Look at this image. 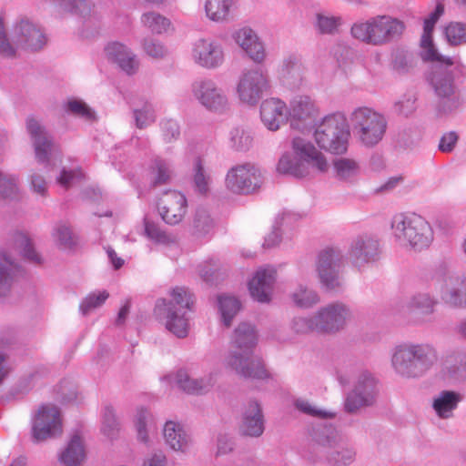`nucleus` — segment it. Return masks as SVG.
Returning a JSON list of instances; mask_svg holds the SVG:
<instances>
[{
    "label": "nucleus",
    "mask_w": 466,
    "mask_h": 466,
    "mask_svg": "<svg viewBox=\"0 0 466 466\" xmlns=\"http://www.w3.org/2000/svg\"><path fill=\"white\" fill-rule=\"evenodd\" d=\"M445 35L448 42L452 46H459L466 43V24L451 22L445 27Z\"/></svg>",
    "instance_id": "obj_40"
},
{
    "label": "nucleus",
    "mask_w": 466,
    "mask_h": 466,
    "mask_svg": "<svg viewBox=\"0 0 466 466\" xmlns=\"http://www.w3.org/2000/svg\"><path fill=\"white\" fill-rule=\"evenodd\" d=\"M145 234L148 238L159 243H164L168 239L166 233L157 225L147 219H145Z\"/></svg>",
    "instance_id": "obj_52"
},
{
    "label": "nucleus",
    "mask_w": 466,
    "mask_h": 466,
    "mask_svg": "<svg viewBox=\"0 0 466 466\" xmlns=\"http://www.w3.org/2000/svg\"><path fill=\"white\" fill-rule=\"evenodd\" d=\"M444 13V6L442 4L439 3L436 5L435 10L430 15L428 18L424 21V28L423 34L420 40V46L423 48V59L431 61V62H439L444 64L446 66H452L455 64L451 57H446L438 53V51L434 48L432 43V31L436 22Z\"/></svg>",
    "instance_id": "obj_13"
},
{
    "label": "nucleus",
    "mask_w": 466,
    "mask_h": 466,
    "mask_svg": "<svg viewBox=\"0 0 466 466\" xmlns=\"http://www.w3.org/2000/svg\"><path fill=\"white\" fill-rule=\"evenodd\" d=\"M0 55L8 57L15 55V49L6 39L2 20H0Z\"/></svg>",
    "instance_id": "obj_61"
},
{
    "label": "nucleus",
    "mask_w": 466,
    "mask_h": 466,
    "mask_svg": "<svg viewBox=\"0 0 466 466\" xmlns=\"http://www.w3.org/2000/svg\"><path fill=\"white\" fill-rule=\"evenodd\" d=\"M13 241L15 248L19 250L25 258L35 263L41 262L40 256L35 251L32 243L26 235L23 233H16Z\"/></svg>",
    "instance_id": "obj_37"
},
{
    "label": "nucleus",
    "mask_w": 466,
    "mask_h": 466,
    "mask_svg": "<svg viewBox=\"0 0 466 466\" xmlns=\"http://www.w3.org/2000/svg\"><path fill=\"white\" fill-rule=\"evenodd\" d=\"M218 303L223 322L225 326L228 327L231 323V319L239 311L240 303L236 298L229 296L219 297Z\"/></svg>",
    "instance_id": "obj_36"
},
{
    "label": "nucleus",
    "mask_w": 466,
    "mask_h": 466,
    "mask_svg": "<svg viewBox=\"0 0 466 466\" xmlns=\"http://www.w3.org/2000/svg\"><path fill=\"white\" fill-rule=\"evenodd\" d=\"M134 116L138 128L146 127L155 121L154 111L148 104H146L142 109H136Z\"/></svg>",
    "instance_id": "obj_48"
},
{
    "label": "nucleus",
    "mask_w": 466,
    "mask_h": 466,
    "mask_svg": "<svg viewBox=\"0 0 466 466\" xmlns=\"http://www.w3.org/2000/svg\"><path fill=\"white\" fill-rule=\"evenodd\" d=\"M350 317V314L344 305H329L315 316L316 332L335 333L344 327Z\"/></svg>",
    "instance_id": "obj_12"
},
{
    "label": "nucleus",
    "mask_w": 466,
    "mask_h": 466,
    "mask_svg": "<svg viewBox=\"0 0 466 466\" xmlns=\"http://www.w3.org/2000/svg\"><path fill=\"white\" fill-rule=\"evenodd\" d=\"M164 136L167 140H171L178 136L177 125L174 121H167L162 125Z\"/></svg>",
    "instance_id": "obj_64"
},
{
    "label": "nucleus",
    "mask_w": 466,
    "mask_h": 466,
    "mask_svg": "<svg viewBox=\"0 0 466 466\" xmlns=\"http://www.w3.org/2000/svg\"><path fill=\"white\" fill-rule=\"evenodd\" d=\"M234 38L251 59L257 62H261L264 59V46L250 28L239 29L235 33Z\"/></svg>",
    "instance_id": "obj_22"
},
{
    "label": "nucleus",
    "mask_w": 466,
    "mask_h": 466,
    "mask_svg": "<svg viewBox=\"0 0 466 466\" xmlns=\"http://www.w3.org/2000/svg\"><path fill=\"white\" fill-rule=\"evenodd\" d=\"M441 292L447 303L466 307V275L450 278L442 286Z\"/></svg>",
    "instance_id": "obj_24"
},
{
    "label": "nucleus",
    "mask_w": 466,
    "mask_h": 466,
    "mask_svg": "<svg viewBox=\"0 0 466 466\" xmlns=\"http://www.w3.org/2000/svg\"><path fill=\"white\" fill-rule=\"evenodd\" d=\"M233 6V0H207L205 11L210 20L223 22L229 18Z\"/></svg>",
    "instance_id": "obj_31"
},
{
    "label": "nucleus",
    "mask_w": 466,
    "mask_h": 466,
    "mask_svg": "<svg viewBox=\"0 0 466 466\" xmlns=\"http://www.w3.org/2000/svg\"><path fill=\"white\" fill-rule=\"evenodd\" d=\"M350 120L355 136L363 145L371 147L382 139L387 123L380 114L369 107H359Z\"/></svg>",
    "instance_id": "obj_7"
},
{
    "label": "nucleus",
    "mask_w": 466,
    "mask_h": 466,
    "mask_svg": "<svg viewBox=\"0 0 466 466\" xmlns=\"http://www.w3.org/2000/svg\"><path fill=\"white\" fill-rule=\"evenodd\" d=\"M26 127L34 139L35 152L37 160L39 162L47 161L49 153L54 149V144L47 137L44 128L35 119L32 117L28 118Z\"/></svg>",
    "instance_id": "obj_21"
},
{
    "label": "nucleus",
    "mask_w": 466,
    "mask_h": 466,
    "mask_svg": "<svg viewBox=\"0 0 466 466\" xmlns=\"http://www.w3.org/2000/svg\"><path fill=\"white\" fill-rule=\"evenodd\" d=\"M177 383L180 389L191 394L207 392L212 386L211 380L204 383L202 380L198 381V380L189 378V376L183 371L177 373Z\"/></svg>",
    "instance_id": "obj_34"
},
{
    "label": "nucleus",
    "mask_w": 466,
    "mask_h": 466,
    "mask_svg": "<svg viewBox=\"0 0 466 466\" xmlns=\"http://www.w3.org/2000/svg\"><path fill=\"white\" fill-rule=\"evenodd\" d=\"M275 279L276 270L274 268L258 269L248 283L251 297L259 302L269 301Z\"/></svg>",
    "instance_id": "obj_18"
},
{
    "label": "nucleus",
    "mask_w": 466,
    "mask_h": 466,
    "mask_svg": "<svg viewBox=\"0 0 466 466\" xmlns=\"http://www.w3.org/2000/svg\"><path fill=\"white\" fill-rule=\"evenodd\" d=\"M266 86V76L260 71L248 70L239 80L238 93L243 102L253 104L258 100Z\"/></svg>",
    "instance_id": "obj_16"
},
{
    "label": "nucleus",
    "mask_w": 466,
    "mask_h": 466,
    "mask_svg": "<svg viewBox=\"0 0 466 466\" xmlns=\"http://www.w3.org/2000/svg\"><path fill=\"white\" fill-rule=\"evenodd\" d=\"M376 393V382L370 376H366L363 380L360 381L355 390L349 395L346 400L345 407L350 412L356 411L363 406L370 405L373 402Z\"/></svg>",
    "instance_id": "obj_20"
},
{
    "label": "nucleus",
    "mask_w": 466,
    "mask_h": 466,
    "mask_svg": "<svg viewBox=\"0 0 466 466\" xmlns=\"http://www.w3.org/2000/svg\"><path fill=\"white\" fill-rule=\"evenodd\" d=\"M62 433V419L59 409L53 404L38 408L33 421L32 436L35 441H42Z\"/></svg>",
    "instance_id": "obj_9"
},
{
    "label": "nucleus",
    "mask_w": 466,
    "mask_h": 466,
    "mask_svg": "<svg viewBox=\"0 0 466 466\" xmlns=\"http://www.w3.org/2000/svg\"><path fill=\"white\" fill-rule=\"evenodd\" d=\"M5 265H0V297L5 296L11 287V276L10 271L13 268V263L5 257L3 258Z\"/></svg>",
    "instance_id": "obj_47"
},
{
    "label": "nucleus",
    "mask_w": 466,
    "mask_h": 466,
    "mask_svg": "<svg viewBox=\"0 0 466 466\" xmlns=\"http://www.w3.org/2000/svg\"><path fill=\"white\" fill-rule=\"evenodd\" d=\"M320 445L322 451L328 456L330 463L336 466H343L349 464L354 458L353 451L342 449L341 451H331V442L329 440L321 441Z\"/></svg>",
    "instance_id": "obj_35"
},
{
    "label": "nucleus",
    "mask_w": 466,
    "mask_h": 466,
    "mask_svg": "<svg viewBox=\"0 0 466 466\" xmlns=\"http://www.w3.org/2000/svg\"><path fill=\"white\" fill-rule=\"evenodd\" d=\"M158 208L162 218L170 225L178 224L187 211V199L177 190L165 192L159 199Z\"/></svg>",
    "instance_id": "obj_14"
},
{
    "label": "nucleus",
    "mask_w": 466,
    "mask_h": 466,
    "mask_svg": "<svg viewBox=\"0 0 466 466\" xmlns=\"http://www.w3.org/2000/svg\"><path fill=\"white\" fill-rule=\"evenodd\" d=\"M435 360L436 354L431 347L414 344L396 347L391 359L395 370L409 378L421 375Z\"/></svg>",
    "instance_id": "obj_3"
},
{
    "label": "nucleus",
    "mask_w": 466,
    "mask_h": 466,
    "mask_svg": "<svg viewBox=\"0 0 466 466\" xmlns=\"http://www.w3.org/2000/svg\"><path fill=\"white\" fill-rule=\"evenodd\" d=\"M318 110L309 96H299L292 100L289 116L291 120H308L315 117Z\"/></svg>",
    "instance_id": "obj_30"
},
{
    "label": "nucleus",
    "mask_w": 466,
    "mask_h": 466,
    "mask_svg": "<svg viewBox=\"0 0 466 466\" xmlns=\"http://www.w3.org/2000/svg\"><path fill=\"white\" fill-rule=\"evenodd\" d=\"M339 18L319 15L318 25L321 33L331 34L335 32L339 25Z\"/></svg>",
    "instance_id": "obj_55"
},
{
    "label": "nucleus",
    "mask_w": 466,
    "mask_h": 466,
    "mask_svg": "<svg viewBox=\"0 0 466 466\" xmlns=\"http://www.w3.org/2000/svg\"><path fill=\"white\" fill-rule=\"evenodd\" d=\"M12 40L16 48L35 51L46 44V37L35 25L22 20L12 33Z\"/></svg>",
    "instance_id": "obj_15"
},
{
    "label": "nucleus",
    "mask_w": 466,
    "mask_h": 466,
    "mask_svg": "<svg viewBox=\"0 0 466 466\" xmlns=\"http://www.w3.org/2000/svg\"><path fill=\"white\" fill-rule=\"evenodd\" d=\"M240 430L243 434L250 437H258L264 431V423L260 406L257 402H251L245 411Z\"/></svg>",
    "instance_id": "obj_26"
},
{
    "label": "nucleus",
    "mask_w": 466,
    "mask_h": 466,
    "mask_svg": "<svg viewBox=\"0 0 466 466\" xmlns=\"http://www.w3.org/2000/svg\"><path fill=\"white\" fill-rule=\"evenodd\" d=\"M293 329L297 333L316 332L315 317L313 319H295L293 322Z\"/></svg>",
    "instance_id": "obj_57"
},
{
    "label": "nucleus",
    "mask_w": 466,
    "mask_h": 466,
    "mask_svg": "<svg viewBox=\"0 0 466 466\" xmlns=\"http://www.w3.org/2000/svg\"><path fill=\"white\" fill-rule=\"evenodd\" d=\"M302 65L295 58H289L284 61L280 73L284 78H297L301 80Z\"/></svg>",
    "instance_id": "obj_46"
},
{
    "label": "nucleus",
    "mask_w": 466,
    "mask_h": 466,
    "mask_svg": "<svg viewBox=\"0 0 466 466\" xmlns=\"http://www.w3.org/2000/svg\"><path fill=\"white\" fill-rule=\"evenodd\" d=\"M193 183L195 190L198 193L201 195H207L208 193L211 178L204 169L202 161L199 158L195 162Z\"/></svg>",
    "instance_id": "obj_38"
},
{
    "label": "nucleus",
    "mask_w": 466,
    "mask_h": 466,
    "mask_svg": "<svg viewBox=\"0 0 466 466\" xmlns=\"http://www.w3.org/2000/svg\"><path fill=\"white\" fill-rule=\"evenodd\" d=\"M319 147L334 154L347 151L350 131L346 118L342 115L326 116L314 133Z\"/></svg>",
    "instance_id": "obj_6"
},
{
    "label": "nucleus",
    "mask_w": 466,
    "mask_h": 466,
    "mask_svg": "<svg viewBox=\"0 0 466 466\" xmlns=\"http://www.w3.org/2000/svg\"><path fill=\"white\" fill-rule=\"evenodd\" d=\"M341 260V252L331 247L322 249L318 256L316 268L321 283L328 289H334L340 285L339 272Z\"/></svg>",
    "instance_id": "obj_10"
},
{
    "label": "nucleus",
    "mask_w": 466,
    "mask_h": 466,
    "mask_svg": "<svg viewBox=\"0 0 466 466\" xmlns=\"http://www.w3.org/2000/svg\"><path fill=\"white\" fill-rule=\"evenodd\" d=\"M192 56L197 64L207 68L217 67L224 60L220 45L208 39H199L195 43Z\"/></svg>",
    "instance_id": "obj_17"
},
{
    "label": "nucleus",
    "mask_w": 466,
    "mask_h": 466,
    "mask_svg": "<svg viewBox=\"0 0 466 466\" xmlns=\"http://www.w3.org/2000/svg\"><path fill=\"white\" fill-rule=\"evenodd\" d=\"M260 116L264 125L269 130L276 131L288 119V109L281 100L269 98L262 102Z\"/></svg>",
    "instance_id": "obj_19"
},
{
    "label": "nucleus",
    "mask_w": 466,
    "mask_h": 466,
    "mask_svg": "<svg viewBox=\"0 0 466 466\" xmlns=\"http://www.w3.org/2000/svg\"><path fill=\"white\" fill-rule=\"evenodd\" d=\"M150 420V415L149 413L141 409L137 410L135 424L137 430V435L141 441H147V434L146 431V426L147 425V422Z\"/></svg>",
    "instance_id": "obj_51"
},
{
    "label": "nucleus",
    "mask_w": 466,
    "mask_h": 466,
    "mask_svg": "<svg viewBox=\"0 0 466 466\" xmlns=\"http://www.w3.org/2000/svg\"><path fill=\"white\" fill-rule=\"evenodd\" d=\"M434 301L427 294H420L411 299L408 305L410 312L429 314L432 312Z\"/></svg>",
    "instance_id": "obj_42"
},
{
    "label": "nucleus",
    "mask_w": 466,
    "mask_h": 466,
    "mask_svg": "<svg viewBox=\"0 0 466 466\" xmlns=\"http://www.w3.org/2000/svg\"><path fill=\"white\" fill-rule=\"evenodd\" d=\"M227 188L236 194H249L258 189L263 183L259 167L244 163L231 167L225 179Z\"/></svg>",
    "instance_id": "obj_8"
},
{
    "label": "nucleus",
    "mask_w": 466,
    "mask_h": 466,
    "mask_svg": "<svg viewBox=\"0 0 466 466\" xmlns=\"http://www.w3.org/2000/svg\"><path fill=\"white\" fill-rule=\"evenodd\" d=\"M86 457L83 441L78 435H74L65 451L60 455V461L66 466H77Z\"/></svg>",
    "instance_id": "obj_28"
},
{
    "label": "nucleus",
    "mask_w": 466,
    "mask_h": 466,
    "mask_svg": "<svg viewBox=\"0 0 466 466\" xmlns=\"http://www.w3.org/2000/svg\"><path fill=\"white\" fill-rule=\"evenodd\" d=\"M197 96L201 104L210 110H221L228 105L227 97L211 81H204L199 85Z\"/></svg>",
    "instance_id": "obj_23"
},
{
    "label": "nucleus",
    "mask_w": 466,
    "mask_h": 466,
    "mask_svg": "<svg viewBox=\"0 0 466 466\" xmlns=\"http://www.w3.org/2000/svg\"><path fill=\"white\" fill-rule=\"evenodd\" d=\"M461 401V396L454 391H442L433 401V408L441 418H448Z\"/></svg>",
    "instance_id": "obj_32"
},
{
    "label": "nucleus",
    "mask_w": 466,
    "mask_h": 466,
    "mask_svg": "<svg viewBox=\"0 0 466 466\" xmlns=\"http://www.w3.org/2000/svg\"><path fill=\"white\" fill-rule=\"evenodd\" d=\"M378 248L377 240L369 237H360L352 242L350 250V258L356 263L359 260L368 261L377 253Z\"/></svg>",
    "instance_id": "obj_27"
},
{
    "label": "nucleus",
    "mask_w": 466,
    "mask_h": 466,
    "mask_svg": "<svg viewBox=\"0 0 466 466\" xmlns=\"http://www.w3.org/2000/svg\"><path fill=\"white\" fill-rule=\"evenodd\" d=\"M56 238L59 245L64 248H70L76 244V239L71 229L66 226L57 228Z\"/></svg>",
    "instance_id": "obj_54"
},
{
    "label": "nucleus",
    "mask_w": 466,
    "mask_h": 466,
    "mask_svg": "<svg viewBox=\"0 0 466 466\" xmlns=\"http://www.w3.org/2000/svg\"><path fill=\"white\" fill-rule=\"evenodd\" d=\"M166 442L175 451H184L187 446V437L182 426L175 421H167L164 426Z\"/></svg>",
    "instance_id": "obj_29"
},
{
    "label": "nucleus",
    "mask_w": 466,
    "mask_h": 466,
    "mask_svg": "<svg viewBox=\"0 0 466 466\" xmlns=\"http://www.w3.org/2000/svg\"><path fill=\"white\" fill-rule=\"evenodd\" d=\"M436 93L440 96H449L453 92L452 79L450 76L435 73L431 78Z\"/></svg>",
    "instance_id": "obj_43"
},
{
    "label": "nucleus",
    "mask_w": 466,
    "mask_h": 466,
    "mask_svg": "<svg viewBox=\"0 0 466 466\" xmlns=\"http://www.w3.org/2000/svg\"><path fill=\"white\" fill-rule=\"evenodd\" d=\"M108 297L109 294L106 290L91 293L82 301L80 309L84 314H86L90 310L103 305Z\"/></svg>",
    "instance_id": "obj_44"
},
{
    "label": "nucleus",
    "mask_w": 466,
    "mask_h": 466,
    "mask_svg": "<svg viewBox=\"0 0 466 466\" xmlns=\"http://www.w3.org/2000/svg\"><path fill=\"white\" fill-rule=\"evenodd\" d=\"M292 297L294 302L299 307H310L318 301L317 295L313 291L308 290L304 288H299Z\"/></svg>",
    "instance_id": "obj_49"
},
{
    "label": "nucleus",
    "mask_w": 466,
    "mask_h": 466,
    "mask_svg": "<svg viewBox=\"0 0 466 466\" xmlns=\"http://www.w3.org/2000/svg\"><path fill=\"white\" fill-rule=\"evenodd\" d=\"M15 191V182L14 178H7L0 176V192L5 198L11 197Z\"/></svg>",
    "instance_id": "obj_63"
},
{
    "label": "nucleus",
    "mask_w": 466,
    "mask_h": 466,
    "mask_svg": "<svg viewBox=\"0 0 466 466\" xmlns=\"http://www.w3.org/2000/svg\"><path fill=\"white\" fill-rule=\"evenodd\" d=\"M257 343V332L249 323H240L230 340L227 364L244 378L264 379L268 376L259 358L252 355Z\"/></svg>",
    "instance_id": "obj_1"
},
{
    "label": "nucleus",
    "mask_w": 466,
    "mask_h": 466,
    "mask_svg": "<svg viewBox=\"0 0 466 466\" xmlns=\"http://www.w3.org/2000/svg\"><path fill=\"white\" fill-rule=\"evenodd\" d=\"M296 407L298 410L305 414L312 417L327 418L332 415L327 411L318 409L317 407L310 404L309 401L304 400H299L296 401Z\"/></svg>",
    "instance_id": "obj_53"
},
{
    "label": "nucleus",
    "mask_w": 466,
    "mask_h": 466,
    "mask_svg": "<svg viewBox=\"0 0 466 466\" xmlns=\"http://www.w3.org/2000/svg\"><path fill=\"white\" fill-rule=\"evenodd\" d=\"M172 177V170L162 159H156L151 167V180L154 186L168 183Z\"/></svg>",
    "instance_id": "obj_39"
},
{
    "label": "nucleus",
    "mask_w": 466,
    "mask_h": 466,
    "mask_svg": "<svg viewBox=\"0 0 466 466\" xmlns=\"http://www.w3.org/2000/svg\"><path fill=\"white\" fill-rule=\"evenodd\" d=\"M143 25L153 33L161 34L169 27V21L162 15L156 13H146L142 15Z\"/></svg>",
    "instance_id": "obj_41"
},
{
    "label": "nucleus",
    "mask_w": 466,
    "mask_h": 466,
    "mask_svg": "<svg viewBox=\"0 0 466 466\" xmlns=\"http://www.w3.org/2000/svg\"><path fill=\"white\" fill-rule=\"evenodd\" d=\"M231 141L233 147L238 150H246L252 144L251 136L243 128L236 127L231 131Z\"/></svg>",
    "instance_id": "obj_45"
},
{
    "label": "nucleus",
    "mask_w": 466,
    "mask_h": 466,
    "mask_svg": "<svg viewBox=\"0 0 466 466\" xmlns=\"http://www.w3.org/2000/svg\"><path fill=\"white\" fill-rule=\"evenodd\" d=\"M82 172L77 170L66 171L63 170L60 177L57 178V182L62 187L67 188L69 187L76 180L82 178Z\"/></svg>",
    "instance_id": "obj_59"
},
{
    "label": "nucleus",
    "mask_w": 466,
    "mask_h": 466,
    "mask_svg": "<svg viewBox=\"0 0 466 466\" xmlns=\"http://www.w3.org/2000/svg\"><path fill=\"white\" fill-rule=\"evenodd\" d=\"M144 49L147 54L152 57L158 58L162 57L165 54V48L159 43L157 42H145Z\"/></svg>",
    "instance_id": "obj_62"
},
{
    "label": "nucleus",
    "mask_w": 466,
    "mask_h": 466,
    "mask_svg": "<svg viewBox=\"0 0 466 466\" xmlns=\"http://www.w3.org/2000/svg\"><path fill=\"white\" fill-rule=\"evenodd\" d=\"M336 171L340 177H347L357 169V164L350 159H339L334 164Z\"/></svg>",
    "instance_id": "obj_58"
},
{
    "label": "nucleus",
    "mask_w": 466,
    "mask_h": 466,
    "mask_svg": "<svg viewBox=\"0 0 466 466\" xmlns=\"http://www.w3.org/2000/svg\"><path fill=\"white\" fill-rule=\"evenodd\" d=\"M294 157L284 154L279 160L277 169L279 173L289 174L296 177H304L309 175V169L315 168L325 172L329 164L315 146L301 137H296L291 141Z\"/></svg>",
    "instance_id": "obj_2"
},
{
    "label": "nucleus",
    "mask_w": 466,
    "mask_h": 466,
    "mask_svg": "<svg viewBox=\"0 0 466 466\" xmlns=\"http://www.w3.org/2000/svg\"><path fill=\"white\" fill-rule=\"evenodd\" d=\"M102 431L108 438H115L118 432L117 423L116 421L113 410L109 408L106 409L104 415Z\"/></svg>",
    "instance_id": "obj_50"
},
{
    "label": "nucleus",
    "mask_w": 466,
    "mask_h": 466,
    "mask_svg": "<svg viewBox=\"0 0 466 466\" xmlns=\"http://www.w3.org/2000/svg\"><path fill=\"white\" fill-rule=\"evenodd\" d=\"M458 141V135L451 131L444 134L440 141L439 149L441 152H451Z\"/></svg>",
    "instance_id": "obj_60"
},
{
    "label": "nucleus",
    "mask_w": 466,
    "mask_h": 466,
    "mask_svg": "<svg viewBox=\"0 0 466 466\" xmlns=\"http://www.w3.org/2000/svg\"><path fill=\"white\" fill-rule=\"evenodd\" d=\"M392 228L399 243L414 250L429 247L433 238L430 224L416 214L396 216Z\"/></svg>",
    "instance_id": "obj_4"
},
{
    "label": "nucleus",
    "mask_w": 466,
    "mask_h": 466,
    "mask_svg": "<svg viewBox=\"0 0 466 466\" xmlns=\"http://www.w3.org/2000/svg\"><path fill=\"white\" fill-rule=\"evenodd\" d=\"M171 299L167 301L171 303V307L178 311L191 310L194 304L193 295L184 287H176L169 292Z\"/></svg>",
    "instance_id": "obj_33"
},
{
    "label": "nucleus",
    "mask_w": 466,
    "mask_h": 466,
    "mask_svg": "<svg viewBox=\"0 0 466 466\" xmlns=\"http://www.w3.org/2000/svg\"><path fill=\"white\" fill-rule=\"evenodd\" d=\"M155 314L164 321L167 330L177 338H185L188 334L189 323L186 317V311H178L167 304V299H160L157 301Z\"/></svg>",
    "instance_id": "obj_11"
},
{
    "label": "nucleus",
    "mask_w": 466,
    "mask_h": 466,
    "mask_svg": "<svg viewBox=\"0 0 466 466\" xmlns=\"http://www.w3.org/2000/svg\"><path fill=\"white\" fill-rule=\"evenodd\" d=\"M106 52L107 56L127 74H133L138 68L135 56L122 44L111 43L106 46Z\"/></svg>",
    "instance_id": "obj_25"
},
{
    "label": "nucleus",
    "mask_w": 466,
    "mask_h": 466,
    "mask_svg": "<svg viewBox=\"0 0 466 466\" xmlns=\"http://www.w3.org/2000/svg\"><path fill=\"white\" fill-rule=\"evenodd\" d=\"M404 24L390 16H376L364 23L353 25L351 34L356 38L374 46L383 45L400 36Z\"/></svg>",
    "instance_id": "obj_5"
},
{
    "label": "nucleus",
    "mask_w": 466,
    "mask_h": 466,
    "mask_svg": "<svg viewBox=\"0 0 466 466\" xmlns=\"http://www.w3.org/2000/svg\"><path fill=\"white\" fill-rule=\"evenodd\" d=\"M68 109L78 116H85L88 119L94 117V114L91 109L82 101L70 100L67 104Z\"/></svg>",
    "instance_id": "obj_56"
}]
</instances>
